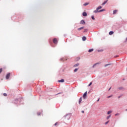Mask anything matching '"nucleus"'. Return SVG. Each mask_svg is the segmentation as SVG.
<instances>
[{"label": "nucleus", "instance_id": "f257e3e1", "mask_svg": "<svg viewBox=\"0 0 127 127\" xmlns=\"http://www.w3.org/2000/svg\"><path fill=\"white\" fill-rule=\"evenodd\" d=\"M53 43H54L55 44H57V43H58V41L57 40V39H56V38H54V39L53 40Z\"/></svg>", "mask_w": 127, "mask_h": 127}, {"label": "nucleus", "instance_id": "f03ea898", "mask_svg": "<svg viewBox=\"0 0 127 127\" xmlns=\"http://www.w3.org/2000/svg\"><path fill=\"white\" fill-rule=\"evenodd\" d=\"M9 77H10V73H9L8 74H7L6 76V79L7 80L8 79H9Z\"/></svg>", "mask_w": 127, "mask_h": 127}, {"label": "nucleus", "instance_id": "7ed1b4c3", "mask_svg": "<svg viewBox=\"0 0 127 127\" xmlns=\"http://www.w3.org/2000/svg\"><path fill=\"white\" fill-rule=\"evenodd\" d=\"M87 97V91H86L83 95V99H86Z\"/></svg>", "mask_w": 127, "mask_h": 127}, {"label": "nucleus", "instance_id": "20e7f679", "mask_svg": "<svg viewBox=\"0 0 127 127\" xmlns=\"http://www.w3.org/2000/svg\"><path fill=\"white\" fill-rule=\"evenodd\" d=\"M86 22H85V21H84V20H82L80 21V24H85Z\"/></svg>", "mask_w": 127, "mask_h": 127}, {"label": "nucleus", "instance_id": "39448f33", "mask_svg": "<svg viewBox=\"0 0 127 127\" xmlns=\"http://www.w3.org/2000/svg\"><path fill=\"white\" fill-rule=\"evenodd\" d=\"M82 15L83 16H87V13L86 12H83Z\"/></svg>", "mask_w": 127, "mask_h": 127}, {"label": "nucleus", "instance_id": "423d86ee", "mask_svg": "<svg viewBox=\"0 0 127 127\" xmlns=\"http://www.w3.org/2000/svg\"><path fill=\"white\" fill-rule=\"evenodd\" d=\"M59 83H64V79H61L59 80Z\"/></svg>", "mask_w": 127, "mask_h": 127}, {"label": "nucleus", "instance_id": "0eeeda50", "mask_svg": "<svg viewBox=\"0 0 127 127\" xmlns=\"http://www.w3.org/2000/svg\"><path fill=\"white\" fill-rule=\"evenodd\" d=\"M107 2H108V0H105V1L102 3V5H105V4H106Z\"/></svg>", "mask_w": 127, "mask_h": 127}, {"label": "nucleus", "instance_id": "6e6552de", "mask_svg": "<svg viewBox=\"0 0 127 127\" xmlns=\"http://www.w3.org/2000/svg\"><path fill=\"white\" fill-rule=\"evenodd\" d=\"M87 39V38L86 37L84 36L82 37V40L83 41H85V40Z\"/></svg>", "mask_w": 127, "mask_h": 127}, {"label": "nucleus", "instance_id": "1a4fd4ad", "mask_svg": "<svg viewBox=\"0 0 127 127\" xmlns=\"http://www.w3.org/2000/svg\"><path fill=\"white\" fill-rule=\"evenodd\" d=\"M113 113V111H109L107 112V115H110V114H112Z\"/></svg>", "mask_w": 127, "mask_h": 127}, {"label": "nucleus", "instance_id": "9d476101", "mask_svg": "<svg viewBox=\"0 0 127 127\" xmlns=\"http://www.w3.org/2000/svg\"><path fill=\"white\" fill-rule=\"evenodd\" d=\"M118 12V10H115L113 11V14H116Z\"/></svg>", "mask_w": 127, "mask_h": 127}, {"label": "nucleus", "instance_id": "9b49d317", "mask_svg": "<svg viewBox=\"0 0 127 127\" xmlns=\"http://www.w3.org/2000/svg\"><path fill=\"white\" fill-rule=\"evenodd\" d=\"M112 34H114V31H110L109 32V35H112Z\"/></svg>", "mask_w": 127, "mask_h": 127}, {"label": "nucleus", "instance_id": "f8f14e48", "mask_svg": "<svg viewBox=\"0 0 127 127\" xmlns=\"http://www.w3.org/2000/svg\"><path fill=\"white\" fill-rule=\"evenodd\" d=\"M41 114H42V112H39L37 113V115L40 116V115H41Z\"/></svg>", "mask_w": 127, "mask_h": 127}, {"label": "nucleus", "instance_id": "ddd939ff", "mask_svg": "<svg viewBox=\"0 0 127 127\" xmlns=\"http://www.w3.org/2000/svg\"><path fill=\"white\" fill-rule=\"evenodd\" d=\"M79 64H76L73 65V67H78L79 66Z\"/></svg>", "mask_w": 127, "mask_h": 127}, {"label": "nucleus", "instance_id": "4468645a", "mask_svg": "<svg viewBox=\"0 0 127 127\" xmlns=\"http://www.w3.org/2000/svg\"><path fill=\"white\" fill-rule=\"evenodd\" d=\"M101 8H102V6H99V7H98L97 8H96V9H97V10H99V9H101Z\"/></svg>", "mask_w": 127, "mask_h": 127}, {"label": "nucleus", "instance_id": "2eb2a0df", "mask_svg": "<svg viewBox=\"0 0 127 127\" xmlns=\"http://www.w3.org/2000/svg\"><path fill=\"white\" fill-rule=\"evenodd\" d=\"M112 117V115H110L109 116H108L107 117V120H109V119H110V118H111Z\"/></svg>", "mask_w": 127, "mask_h": 127}, {"label": "nucleus", "instance_id": "dca6fc26", "mask_svg": "<svg viewBox=\"0 0 127 127\" xmlns=\"http://www.w3.org/2000/svg\"><path fill=\"white\" fill-rule=\"evenodd\" d=\"M92 51H94V49H91L89 50L88 52H92Z\"/></svg>", "mask_w": 127, "mask_h": 127}, {"label": "nucleus", "instance_id": "f3484780", "mask_svg": "<svg viewBox=\"0 0 127 127\" xmlns=\"http://www.w3.org/2000/svg\"><path fill=\"white\" fill-rule=\"evenodd\" d=\"M81 102H82V98H80L79 100V104H81Z\"/></svg>", "mask_w": 127, "mask_h": 127}, {"label": "nucleus", "instance_id": "a211bd4d", "mask_svg": "<svg viewBox=\"0 0 127 127\" xmlns=\"http://www.w3.org/2000/svg\"><path fill=\"white\" fill-rule=\"evenodd\" d=\"M94 13H97V12H99V10H94Z\"/></svg>", "mask_w": 127, "mask_h": 127}, {"label": "nucleus", "instance_id": "6ab92c4d", "mask_svg": "<svg viewBox=\"0 0 127 127\" xmlns=\"http://www.w3.org/2000/svg\"><path fill=\"white\" fill-rule=\"evenodd\" d=\"M81 29H84V27H80L78 29V30L80 31L81 30Z\"/></svg>", "mask_w": 127, "mask_h": 127}, {"label": "nucleus", "instance_id": "aec40b11", "mask_svg": "<svg viewBox=\"0 0 127 127\" xmlns=\"http://www.w3.org/2000/svg\"><path fill=\"white\" fill-rule=\"evenodd\" d=\"M88 4H89V3H85L84 4H83V5L84 6H86V5H88Z\"/></svg>", "mask_w": 127, "mask_h": 127}, {"label": "nucleus", "instance_id": "412c9836", "mask_svg": "<svg viewBox=\"0 0 127 127\" xmlns=\"http://www.w3.org/2000/svg\"><path fill=\"white\" fill-rule=\"evenodd\" d=\"M102 11H105V9H103L99 10V12H102Z\"/></svg>", "mask_w": 127, "mask_h": 127}, {"label": "nucleus", "instance_id": "4be33fe9", "mask_svg": "<svg viewBox=\"0 0 127 127\" xmlns=\"http://www.w3.org/2000/svg\"><path fill=\"white\" fill-rule=\"evenodd\" d=\"M3 96L4 97H6V96H7V94L6 93H3Z\"/></svg>", "mask_w": 127, "mask_h": 127}, {"label": "nucleus", "instance_id": "5701e85b", "mask_svg": "<svg viewBox=\"0 0 127 127\" xmlns=\"http://www.w3.org/2000/svg\"><path fill=\"white\" fill-rule=\"evenodd\" d=\"M91 18H92V19H93V20H95V18L94 17V16H91Z\"/></svg>", "mask_w": 127, "mask_h": 127}, {"label": "nucleus", "instance_id": "b1692460", "mask_svg": "<svg viewBox=\"0 0 127 127\" xmlns=\"http://www.w3.org/2000/svg\"><path fill=\"white\" fill-rule=\"evenodd\" d=\"M115 116L116 117H117V116H120V114L117 113V114H115Z\"/></svg>", "mask_w": 127, "mask_h": 127}, {"label": "nucleus", "instance_id": "393cba45", "mask_svg": "<svg viewBox=\"0 0 127 127\" xmlns=\"http://www.w3.org/2000/svg\"><path fill=\"white\" fill-rule=\"evenodd\" d=\"M88 31V29H84V32H87Z\"/></svg>", "mask_w": 127, "mask_h": 127}, {"label": "nucleus", "instance_id": "a878e982", "mask_svg": "<svg viewBox=\"0 0 127 127\" xmlns=\"http://www.w3.org/2000/svg\"><path fill=\"white\" fill-rule=\"evenodd\" d=\"M109 65H111V64H107L105 65V67H107V66H109Z\"/></svg>", "mask_w": 127, "mask_h": 127}, {"label": "nucleus", "instance_id": "bb28decb", "mask_svg": "<svg viewBox=\"0 0 127 127\" xmlns=\"http://www.w3.org/2000/svg\"><path fill=\"white\" fill-rule=\"evenodd\" d=\"M78 68H75V69H74V72H77V71H78Z\"/></svg>", "mask_w": 127, "mask_h": 127}, {"label": "nucleus", "instance_id": "cd10ccee", "mask_svg": "<svg viewBox=\"0 0 127 127\" xmlns=\"http://www.w3.org/2000/svg\"><path fill=\"white\" fill-rule=\"evenodd\" d=\"M2 72V68H0V74Z\"/></svg>", "mask_w": 127, "mask_h": 127}, {"label": "nucleus", "instance_id": "c85d7f7f", "mask_svg": "<svg viewBox=\"0 0 127 127\" xmlns=\"http://www.w3.org/2000/svg\"><path fill=\"white\" fill-rule=\"evenodd\" d=\"M108 124H109V121H107V122H106L105 123V125H108Z\"/></svg>", "mask_w": 127, "mask_h": 127}, {"label": "nucleus", "instance_id": "c756f323", "mask_svg": "<svg viewBox=\"0 0 127 127\" xmlns=\"http://www.w3.org/2000/svg\"><path fill=\"white\" fill-rule=\"evenodd\" d=\"M91 85H92V82H90L88 85L89 87H90V86H91Z\"/></svg>", "mask_w": 127, "mask_h": 127}, {"label": "nucleus", "instance_id": "7c9ffc66", "mask_svg": "<svg viewBox=\"0 0 127 127\" xmlns=\"http://www.w3.org/2000/svg\"><path fill=\"white\" fill-rule=\"evenodd\" d=\"M57 125H58V123L57 122L55 124V126H57Z\"/></svg>", "mask_w": 127, "mask_h": 127}, {"label": "nucleus", "instance_id": "2f4dec72", "mask_svg": "<svg viewBox=\"0 0 127 127\" xmlns=\"http://www.w3.org/2000/svg\"><path fill=\"white\" fill-rule=\"evenodd\" d=\"M81 113H82V114H84V113H85V112L84 111H82Z\"/></svg>", "mask_w": 127, "mask_h": 127}, {"label": "nucleus", "instance_id": "473e14b6", "mask_svg": "<svg viewBox=\"0 0 127 127\" xmlns=\"http://www.w3.org/2000/svg\"><path fill=\"white\" fill-rule=\"evenodd\" d=\"M61 61H64V60H63V59H61Z\"/></svg>", "mask_w": 127, "mask_h": 127}, {"label": "nucleus", "instance_id": "72a5a7b5", "mask_svg": "<svg viewBox=\"0 0 127 127\" xmlns=\"http://www.w3.org/2000/svg\"><path fill=\"white\" fill-rule=\"evenodd\" d=\"M111 97H112V96H108V97H107V98H111Z\"/></svg>", "mask_w": 127, "mask_h": 127}, {"label": "nucleus", "instance_id": "f704fd0d", "mask_svg": "<svg viewBox=\"0 0 127 127\" xmlns=\"http://www.w3.org/2000/svg\"><path fill=\"white\" fill-rule=\"evenodd\" d=\"M115 57V58L117 57H119V56H116Z\"/></svg>", "mask_w": 127, "mask_h": 127}, {"label": "nucleus", "instance_id": "c9c22d12", "mask_svg": "<svg viewBox=\"0 0 127 127\" xmlns=\"http://www.w3.org/2000/svg\"><path fill=\"white\" fill-rule=\"evenodd\" d=\"M99 101H100V98L98 99L97 102H99Z\"/></svg>", "mask_w": 127, "mask_h": 127}, {"label": "nucleus", "instance_id": "e433bc0d", "mask_svg": "<svg viewBox=\"0 0 127 127\" xmlns=\"http://www.w3.org/2000/svg\"><path fill=\"white\" fill-rule=\"evenodd\" d=\"M111 88H112V87H110V88H109V91H110V90H111Z\"/></svg>", "mask_w": 127, "mask_h": 127}, {"label": "nucleus", "instance_id": "4c0bfd02", "mask_svg": "<svg viewBox=\"0 0 127 127\" xmlns=\"http://www.w3.org/2000/svg\"><path fill=\"white\" fill-rule=\"evenodd\" d=\"M126 111H127V109H126Z\"/></svg>", "mask_w": 127, "mask_h": 127}]
</instances>
